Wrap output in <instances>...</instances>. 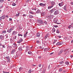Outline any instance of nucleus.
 I'll return each instance as SVG.
<instances>
[{"mask_svg":"<svg viewBox=\"0 0 73 73\" xmlns=\"http://www.w3.org/2000/svg\"><path fill=\"white\" fill-rule=\"evenodd\" d=\"M38 23H39V24H44L43 21L41 20L38 19L37 20Z\"/></svg>","mask_w":73,"mask_h":73,"instance_id":"1","label":"nucleus"},{"mask_svg":"<svg viewBox=\"0 0 73 73\" xmlns=\"http://www.w3.org/2000/svg\"><path fill=\"white\" fill-rule=\"evenodd\" d=\"M58 21V19H55L54 20V22L55 23H56V24H61V23H57V22Z\"/></svg>","mask_w":73,"mask_h":73,"instance_id":"2","label":"nucleus"},{"mask_svg":"<svg viewBox=\"0 0 73 73\" xmlns=\"http://www.w3.org/2000/svg\"><path fill=\"white\" fill-rule=\"evenodd\" d=\"M59 13V11H58V10L56 11H55L54 13V15H57Z\"/></svg>","mask_w":73,"mask_h":73,"instance_id":"3","label":"nucleus"},{"mask_svg":"<svg viewBox=\"0 0 73 73\" xmlns=\"http://www.w3.org/2000/svg\"><path fill=\"white\" fill-rule=\"evenodd\" d=\"M7 60V62H10V58L9 56H7L6 57Z\"/></svg>","mask_w":73,"mask_h":73,"instance_id":"4","label":"nucleus"},{"mask_svg":"<svg viewBox=\"0 0 73 73\" xmlns=\"http://www.w3.org/2000/svg\"><path fill=\"white\" fill-rule=\"evenodd\" d=\"M26 52H28L29 51V49H30L29 48L30 47L29 46H27L26 47Z\"/></svg>","mask_w":73,"mask_h":73,"instance_id":"5","label":"nucleus"},{"mask_svg":"<svg viewBox=\"0 0 73 73\" xmlns=\"http://www.w3.org/2000/svg\"><path fill=\"white\" fill-rule=\"evenodd\" d=\"M58 5L60 7H62V6L64 5V3L63 2H62L60 3H59Z\"/></svg>","mask_w":73,"mask_h":73,"instance_id":"6","label":"nucleus"},{"mask_svg":"<svg viewBox=\"0 0 73 73\" xmlns=\"http://www.w3.org/2000/svg\"><path fill=\"white\" fill-rule=\"evenodd\" d=\"M23 39L21 38L20 39L19 41L17 42V43H19V44H20L21 43V42H22L23 41Z\"/></svg>","mask_w":73,"mask_h":73,"instance_id":"7","label":"nucleus"},{"mask_svg":"<svg viewBox=\"0 0 73 73\" xmlns=\"http://www.w3.org/2000/svg\"><path fill=\"white\" fill-rule=\"evenodd\" d=\"M16 52V50L15 49H13V50H12L11 52V54H14L15 53V52Z\"/></svg>","mask_w":73,"mask_h":73,"instance_id":"8","label":"nucleus"},{"mask_svg":"<svg viewBox=\"0 0 73 73\" xmlns=\"http://www.w3.org/2000/svg\"><path fill=\"white\" fill-rule=\"evenodd\" d=\"M13 30L12 28H11L10 29L7 31V32H8L9 33H11L12 32V30Z\"/></svg>","mask_w":73,"mask_h":73,"instance_id":"9","label":"nucleus"},{"mask_svg":"<svg viewBox=\"0 0 73 73\" xmlns=\"http://www.w3.org/2000/svg\"><path fill=\"white\" fill-rule=\"evenodd\" d=\"M39 5H40V6H42L43 7H44V6H45V5H46V4H43L42 3H40Z\"/></svg>","mask_w":73,"mask_h":73,"instance_id":"10","label":"nucleus"},{"mask_svg":"<svg viewBox=\"0 0 73 73\" xmlns=\"http://www.w3.org/2000/svg\"><path fill=\"white\" fill-rule=\"evenodd\" d=\"M54 11H55V9H52L50 11V12H51V13H53V12H54Z\"/></svg>","mask_w":73,"mask_h":73,"instance_id":"11","label":"nucleus"},{"mask_svg":"<svg viewBox=\"0 0 73 73\" xmlns=\"http://www.w3.org/2000/svg\"><path fill=\"white\" fill-rule=\"evenodd\" d=\"M36 36L38 37L40 36V34L39 33H38L36 34Z\"/></svg>","mask_w":73,"mask_h":73,"instance_id":"12","label":"nucleus"},{"mask_svg":"<svg viewBox=\"0 0 73 73\" xmlns=\"http://www.w3.org/2000/svg\"><path fill=\"white\" fill-rule=\"evenodd\" d=\"M4 36L2 35L0 36V38L1 39V40H4Z\"/></svg>","mask_w":73,"mask_h":73,"instance_id":"13","label":"nucleus"},{"mask_svg":"<svg viewBox=\"0 0 73 73\" xmlns=\"http://www.w3.org/2000/svg\"><path fill=\"white\" fill-rule=\"evenodd\" d=\"M16 33H17L15 31H14L13 32L12 35H16Z\"/></svg>","mask_w":73,"mask_h":73,"instance_id":"14","label":"nucleus"},{"mask_svg":"<svg viewBox=\"0 0 73 73\" xmlns=\"http://www.w3.org/2000/svg\"><path fill=\"white\" fill-rule=\"evenodd\" d=\"M5 18V15H3L1 17V19H4Z\"/></svg>","mask_w":73,"mask_h":73,"instance_id":"15","label":"nucleus"},{"mask_svg":"<svg viewBox=\"0 0 73 73\" xmlns=\"http://www.w3.org/2000/svg\"><path fill=\"white\" fill-rule=\"evenodd\" d=\"M56 45H61V43L60 42H58L56 44Z\"/></svg>","mask_w":73,"mask_h":73,"instance_id":"16","label":"nucleus"},{"mask_svg":"<svg viewBox=\"0 0 73 73\" xmlns=\"http://www.w3.org/2000/svg\"><path fill=\"white\" fill-rule=\"evenodd\" d=\"M37 13H41V11L39 9L37 10L36 11Z\"/></svg>","mask_w":73,"mask_h":73,"instance_id":"17","label":"nucleus"},{"mask_svg":"<svg viewBox=\"0 0 73 73\" xmlns=\"http://www.w3.org/2000/svg\"><path fill=\"white\" fill-rule=\"evenodd\" d=\"M56 31V29L54 28H53L52 29V32H54Z\"/></svg>","mask_w":73,"mask_h":73,"instance_id":"18","label":"nucleus"},{"mask_svg":"<svg viewBox=\"0 0 73 73\" xmlns=\"http://www.w3.org/2000/svg\"><path fill=\"white\" fill-rule=\"evenodd\" d=\"M48 36H49V34H47L44 37V38H46L48 37Z\"/></svg>","mask_w":73,"mask_h":73,"instance_id":"19","label":"nucleus"},{"mask_svg":"<svg viewBox=\"0 0 73 73\" xmlns=\"http://www.w3.org/2000/svg\"><path fill=\"white\" fill-rule=\"evenodd\" d=\"M51 5H54V4H55V3L52 1L51 2Z\"/></svg>","mask_w":73,"mask_h":73,"instance_id":"20","label":"nucleus"},{"mask_svg":"<svg viewBox=\"0 0 73 73\" xmlns=\"http://www.w3.org/2000/svg\"><path fill=\"white\" fill-rule=\"evenodd\" d=\"M19 50H20V51L22 50H22V47H21V46L19 48Z\"/></svg>","mask_w":73,"mask_h":73,"instance_id":"21","label":"nucleus"},{"mask_svg":"<svg viewBox=\"0 0 73 73\" xmlns=\"http://www.w3.org/2000/svg\"><path fill=\"white\" fill-rule=\"evenodd\" d=\"M65 64L66 65H68L69 64V63L68 62H65Z\"/></svg>","mask_w":73,"mask_h":73,"instance_id":"22","label":"nucleus"},{"mask_svg":"<svg viewBox=\"0 0 73 73\" xmlns=\"http://www.w3.org/2000/svg\"><path fill=\"white\" fill-rule=\"evenodd\" d=\"M56 33H60V31H59V30L58 29H57L56 31Z\"/></svg>","mask_w":73,"mask_h":73,"instance_id":"23","label":"nucleus"},{"mask_svg":"<svg viewBox=\"0 0 73 73\" xmlns=\"http://www.w3.org/2000/svg\"><path fill=\"white\" fill-rule=\"evenodd\" d=\"M3 2H4V0H0V3H3Z\"/></svg>","mask_w":73,"mask_h":73,"instance_id":"24","label":"nucleus"},{"mask_svg":"<svg viewBox=\"0 0 73 73\" xmlns=\"http://www.w3.org/2000/svg\"><path fill=\"white\" fill-rule=\"evenodd\" d=\"M28 54H32V52L30 51L28 52Z\"/></svg>","mask_w":73,"mask_h":73,"instance_id":"25","label":"nucleus"},{"mask_svg":"<svg viewBox=\"0 0 73 73\" xmlns=\"http://www.w3.org/2000/svg\"><path fill=\"white\" fill-rule=\"evenodd\" d=\"M63 8L64 10H65V11H66V6H64Z\"/></svg>","mask_w":73,"mask_h":73,"instance_id":"26","label":"nucleus"},{"mask_svg":"<svg viewBox=\"0 0 73 73\" xmlns=\"http://www.w3.org/2000/svg\"><path fill=\"white\" fill-rule=\"evenodd\" d=\"M62 70H63V69L62 68H60L59 69V72H61L62 71Z\"/></svg>","mask_w":73,"mask_h":73,"instance_id":"27","label":"nucleus"},{"mask_svg":"<svg viewBox=\"0 0 73 73\" xmlns=\"http://www.w3.org/2000/svg\"><path fill=\"white\" fill-rule=\"evenodd\" d=\"M41 15L42 16H44L45 15V13H41Z\"/></svg>","mask_w":73,"mask_h":73,"instance_id":"28","label":"nucleus"},{"mask_svg":"<svg viewBox=\"0 0 73 73\" xmlns=\"http://www.w3.org/2000/svg\"><path fill=\"white\" fill-rule=\"evenodd\" d=\"M32 72V70L30 69V70H29L28 71V73H31Z\"/></svg>","mask_w":73,"mask_h":73,"instance_id":"29","label":"nucleus"},{"mask_svg":"<svg viewBox=\"0 0 73 73\" xmlns=\"http://www.w3.org/2000/svg\"><path fill=\"white\" fill-rule=\"evenodd\" d=\"M53 7V5H51V6H49L48 7V9H49V8H52Z\"/></svg>","mask_w":73,"mask_h":73,"instance_id":"30","label":"nucleus"},{"mask_svg":"<svg viewBox=\"0 0 73 73\" xmlns=\"http://www.w3.org/2000/svg\"><path fill=\"white\" fill-rule=\"evenodd\" d=\"M71 27H72L71 25H69L68 27V29H70V28H71Z\"/></svg>","mask_w":73,"mask_h":73,"instance_id":"31","label":"nucleus"},{"mask_svg":"<svg viewBox=\"0 0 73 73\" xmlns=\"http://www.w3.org/2000/svg\"><path fill=\"white\" fill-rule=\"evenodd\" d=\"M17 37V36H13V39H16V38Z\"/></svg>","mask_w":73,"mask_h":73,"instance_id":"32","label":"nucleus"},{"mask_svg":"<svg viewBox=\"0 0 73 73\" xmlns=\"http://www.w3.org/2000/svg\"><path fill=\"white\" fill-rule=\"evenodd\" d=\"M57 40H54L53 43V44H55V43H56L57 42Z\"/></svg>","mask_w":73,"mask_h":73,"instance_id":"33","label":"nucleus"},{"mask_svg":"<svg viewBox=\"0 0 73 73\" xmlns=\"http://www.w3.org/2000/svg\"><path fill=\"white\" fill-rule=\"evenodd\" d=\"M29 13L30 14H32V15H34L35 14V13L31 12H30Z\"/></svg>","mask_w":73,"mask_h":73,"instance_id":"34","label":"nucleus"},{"mask_svg":"<svg viewBox=\"0 0 73 73\" xmlns=\"http://www.w3.org/2000/svg\"><path fill=\"white\" fill-rule=\"evenodd\" d=\"M64 61H63L60 62V64H64Z\"/></svg>","mask_w":73,"mask_h":73,"instance_id":"35","label":"nucleus"},{"mask_svg":"<svg viewBox=\"0 0 73 73\" xmlns=\"http://www.w3.org/2000/svg\"><path fill=\"white\" fill-rule=\"evenodd\" d=\"M12 5L13 6H15L16 5V4L15 3H13Z\"/></svg>","mask_w":73,"mask_h":73,"instance_id":"36","label":"nucleus"},{"mask_svg":"<svg viewBox=\"0 0 73 73\" xmlns=\"http://www.w3.org/2000/svg\"><path fill=\"white\" fill-rule=\"evenodd\" d=\"M2 33L3 34L6 33V31H3L2 32Z\"/></svg>","mask_w":73,"mask_h":73,"instance_id":"37","label":"nucleus"},{"mask_svg":"<svg viewBox=\"0 0 73 73\" xmlns=\"http://www.w3.org/2000/svg\"><path fill=\"white\" fill-rule=\"evenodd\" d=\"M29 18H33V16H31V15H30L29 16Z\"/></svg>","mask_w":73,"mask_h":73,"instance_id":"38","label":"nucleus"},{"mask_svg":"<svg viewBox=\"0 0 73 73\" xmlns=\"http://www.w3.org/2000/svg\"><path fill=\"white\" fill-rule=\"evenodd\" d=\"M24 37H27V34H24Z\"/></svg>","mask_w":73,"mask_h":73,"instance_id":"39","label":"nucleus"},{"mask_svg":"<svg viewBox=\"0 0 73 73\" xmlns=\"http://www.w3.org/2000/svg\"><path fill=\"white\" fill-rule=\"evenodd\" d=\"M9 20L10 21H12V19L11 18H9Z\"/></svg>","mask_w":73,"mask_h":73,"instance_id":"40","label":"nucleus"},{"mask_svg":"<svg viewBox=\"0 0 73 73\" xmlns=\"http://www.w3.org/2000/svg\"><path fill=\"white\" fill-rule=\"evenodd\" d=\"M18 36H23V35H21V34H18Z\"/></svg>","mask_w":73,"mask_h":73,"instance_id":"41","label":"nucleus"},{"mask_svg":"<svg viewBox=\"0 0 73 73\" xmlns=\"http://www.w3.org/2000/svg\"><path fill=\"white\" fill-rule=\"evenodd\" d=\"M36 42L37 43V44H40V41H39L38 40H37Z\"/></svg>","mask_w":73,"mask_h":73,"instance_id":"42","label":"nucleus"},{"mask_svg":"<svg viewBox=\"0 0 73 73\" xmlns=\"http://www.w3.org/2000/svg\"><path fill=\"white\" fill-rule=\"evenodd\" d=\"M62 52H63V50H60V52L61 53H62Z\"/></svg>","mask_w":73,"mask_h":73,"instance_id":"43","label":"nucleus"},{"mask_svg":"<svg viewBox=\"0 0 73 73\" xmlns=\"http://www.w3.org/2000/svg\"><path fill=\"white\" fill-rule=\"evenodd\" d=\"M19 16V14H17L16 15H15V16L17 17H18Z\"/></svg>","mask_w":73,"mask_h":73,"instance_id":"44","label":"nucleus"},{"mask_svg":"<svg viewBox=\"0 0 73 73\" xmlns=\"http://www.w3.org/2000/svg\"><path fill=\"white\" fill-rule=\"evenodd\" d=\"M32 11H33L34 10V11H36V9H32Z\"/></svg>","mask_w":73,"mask_h":73,"instance_id":"45","label":"nucleus"},{"mask_svg":"<svg viewBox=\"0 0 73 73\" xmlns=\"http://www.w3.org/2000/svg\"><path fill=\"white\" fill-rule=\"evenodd\" d=\"M61 54V52H60V51L58 53V55H60V54Z\"/></svg>","mask_w":73,"mask_h":73,"instance_id":"46","label":"nucleus"},{"mask_svg":"<svg viewBox=\"0 0 73 73\" xmlns=\"http://www.w3.org/2000/svg\"><path fill=\"white\" fill-rule=\"evenodd\" d=\"M21 69H22V68L20 67L19 69V71H21Z\"/></svg>","mask_w":73,"mask_h":73,"instance_id":"47","label":"nucleus"},{"mask_svg":"<svg viewBox=\"0 0 73 73\" xmlns=\"http://www.w3.org/2000/svg\"><path fill=\"white\" fill-rule=\"evenodd\" d=\"M3 5H1L0 6V8H3Z\"/></svg>","mask_w":73,"mask_h":73,"instance_id":"48","label":"nucleus"},{"mask_svg":"<svg viewBox=\"0 0 73 73\" xmlns=\"http://www.w3.org/2000/svg\"><path fill=\"white\" fill-rule=\"evenodd\" d=\"M27 15H25V14H23V16H25V17H26V16Z\"/></svg>","mask_w":73,"mask_h":73,"instance_id":"49","label":"nucleus"},{"mask_svg":"<svg viewBox=\"0 0 73 73\" xmlns=\"http://www.w3.org/2000/svg\"><path fill=\"white\" fill-rule=\"evenodd\" d=\"M39 67H41V64H39L38 65Z\"/></svg>","mask_w":73,"mask_h":73,"instance_id":"50","label":"nucleus"},{"mask_svg":"<svg viewBox=\"0 0 73 73\" xmlns=\"http://www.w3.org/2000/svg\"><path fill=\"white\" fill-rule=\"evenodd\" d=\"M2 46H3V48H5V46H4V45H3Z\"/></svg>","mask_w":73,"mask_h":73,"instance_id":"51","label":"nucleus"},{"mask_svg":"<svg viewBox=\"0 0 73 73\" xmlns=\"http://www.w3.org/2000/svg\"><path fill=\"white\" fill-rule=\"evenodd\" d=\"M54 27H55V28H57V27H58V26L57 25H54Z\"/></svg>","mask_w":73,"mask_h":73,"instance_id":"52","label":"nucleus"},{"mask_svg":"<svg viewBox=\"0 0 73 73\" xmlns=\"http://www.w3.org/2000/svg\"><path fill=\"white\" fill-rule=\"evenodd\" d=\"M38 58H41V56H39L38 57Z\"/></svg>","mask_w":73,"mask_h":73,"instance_id":"53","label":"nucleus"},{"mask_svg":"<svg viewBox=\"0 0 73 73\" xmlns=\"http://www.w3.org/2000/svg\"><path fill=\"white\" fill-rule=\"evenodd\" d=\"M58 37H59V38H60L61 37V36H58Z\"/></svg>","mask_w":73,"mask_h":73,"instance_id":"54","label":"nucleus"},{"mask_svg":"<svg viewBox=\"0 0 73 73\" xmlns=\"http://www.w3.org/2000/svg\"><path fill=\"white\" fill-rule=\"evenodd\" d=\"M6 17H7V18H8L9 17H8V16H6Z\"/></svg>","mask_w":73,"mask_h":73,"instance_id":"55","label":"nucleus"},{"mask_svg":"<svg viewBox=\"0 0 73 73\" xmlns=\"http://www.w3.org/2000/svg\"><path fill=\"white\" fill-rule=\"evenodd\" d=\"M39 47L40 49H41V48H42V47L41 46H40Z\"/></svg>","mask_w":73,"mask_h":73,"instance_id":"56","label":"nucleus"},{"mask_svg":"<svg viewBox=\"0 0 73 73\" xmlns=\"http://www.w3.org/2000/svg\"><path fill=\"white\" fill-rule=\"evenodd\" d=\"M32 66H36V65H34L33 64H32Z\"/></svg>","mask_w":73,"mask_h":73,"instance_id":"57","label":"nucleus"},{"mask_svg":"<svg viewBox=\"0 0 73 73\" xmlns=\"http://www.w3.org/2000/svg\"><path fill=\"white\" fill-rule=\"evenodd\" d=\"M13 45H16V44L15 43H13Z\"/></svg>","mask_w":73,"mask_h":73,"instance_id":"58","label":"nucleus"},{"mask_svg":"<svg viewBox=\"0 0 73 73\" xmlns=\"http://www.w3.org/2000/svg\"><path fill=\"white\" fill-rule=\"evenodd\" d=\"M70 57H71V58H72L73 57V56L71 55L70 56Z\"/></svg>","mask_w":73,"mask_h":73,"instance_id":"59","label":"nucleus"},{"mask_svg":"<svg viewBox=\"0 0 73 73\" xmlns=\"http://www.w3.org/2000/svg\"><path fill=\"white\" fill-rule=\"evenodd\" d=\"M46 49H47V48H45L44 49V51H45V50H46Z\"/></svg>","mask_w":73,"mask_h":73,"instance_id":"60","label":"nucleus"},{"mask_svg":"<svg viewBox=\"0 0 73 73\" xmlns=\"http://www.w3.org/2000/svg\"><path fill=\"white\" fill-rule=\"evenodd\" d=\"M63 72H66V71H65V70H64V71H63Z\"/></svg>","mask_w":73,"mask_h":73,"instance_id":"61","label":"nucleus"},{"mask_svg":"<svg viewBox=\"0 0 73 73\" xmlns=\"http://www.w3.org/2000/svg\"><path fill=\"white\" fill-rule=\"evenodd\" d=\"M44 23H45V24H46V21H44Z\"/></svg>","mask_w":73,"mask_h":73,"instance_id":"62","label":"nucleus"},{"mask_svg":"<svg viewBox=\"0 0 73 73\" xmlns=\"http://www.w3.org/2000/svg\"><path fill=\"white\" fill-rule=\"evenodd\" d=\"M28 32L27 31V32L25 33V34H26V35H27V34H28Z\"/></svg>","mask_w":73,"mask_h":73,"instance_id":"63","label":"nucleus"},{"mask_svg":"<svg viewBox=\"0 0 73 73\" xmlns=\"http://www.w3.org/2000/svg\"><path fill=\"white\" fill-rule=\"evenodd\" d=\"M5 73H9V72H5Z\"/></svg>","mask_w":73,"mask_h":73,"instance_id":"64","label":"nucleus"}]
</instances>
